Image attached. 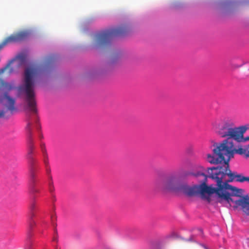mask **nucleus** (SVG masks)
<instances>
[{
	"instance_id": "obj_5",
	"label": "nucleus",
	"mask_w": 249,
	"mask_h": 249,
	"mask_svg": "<svg viewBox=\"0 0 249 249\" xmlns=\"http://www.w3.org/2000/svg\"><path fill=\"white\" fill-rule=\"evenodd\" d=\"M196 176L205 177L204 182L199 185L193 186H189L186 183H183L179 193H183L188 196H193L200 194L202 198L210 202L211 199L209 196L213 194L214 187L212 186H208L206 184L207 178H209V175L206 176L204 173H198Z\"/></svg>"
},
{
	"instance_id": "obj_10",
	"label": "nucleus",
	"mask_w": 249,
	"mask_h": 249,
	"mask_svg": "<svg viewBox=\"0 0 249 249\" xmlns=\"http://www.w3.org/2000/svg\"><path fill=\"white\" fill-rule=\"evenodd\" d=\"M28 35L29 33L27 31H20L10 35L5 38L3 41L0 43V50L7 44L19 42L25 40L28 37Z\"/></svg>"
},
{
	"instance_id": "obj_8",
	"label": "nucleus",
	"mask_w": 249,
	"mask_h": 249,
	"mask_svg": "<svg viewBox=\"0 0 249 249\" xmlns=\"http://www.w3.org/2000/svg\"><path fill=\"white\" fill-rule=\"evenodd\" d=\"M30 178V191L32 194L38 193L39 189L36 187L38 182L37 174L38 169V161L35 158L27 159Z\"/></svg>"
},
{
	"instance_id": "obj_14",
	"label": "nucleus",
	"mask_w": 249,
	"mask_h": 249,
	"mask_svg": "<svg viewBox=\"0 0 249 249\" xmlns=\"http://www.w3.org/2000/svg\"><path fill=\"white\" fill-rule=\"evenodd\" d=\"M17 59L19 60L21 62H23L26 59V56L23 54H20L18 55L16 57L9 61L5 67L0 69V74L3 73L8 68L10 67V65Z\"/></svg>"
},
{
	"instance_id": "obj_22",
	"label": "nucleus",
	"mask_w": 249,
	"mask_h": 249,
	"mask_svg": "<svg viewBox=\"0 0 249 249\" xmlns=\"http://www.w3.org/2000/svg\"><path fill=\"white\" fill-rule=\"evenodd\" d=\"M42 137H43L42 135L40 134V135H39V138H40V139H41V138H42Z\"/></svg>"
},
{
	"instance_id": "obj_6",
	"label": "nucleus",
	"mask_w": 249,
	"mask_h": 249,
	"mask_svg": "<svg viewBox=\"0 0 249 249\" xmlns=\"http://www.w3.org/2000/svg\"><path fill=\"white\" fill-rule=\"evenodd\" d=\"M216 183L217 188L214 187L213 194H216L219 200L218 202L222 203V199L226 200L228 203L233 202L235 203L236 201H233L230 197V194L227 192V190H231L232 192V196H240V194L242 193L243 190L238 189L235 187L232 186L228 184V181L227 180L213 179Z\"/></svg>"
},
{
	"instance_id": "obj_3",
	"label": "nucleus",
	"mask_w": 249,
	"mask_h": 249,
	"mask_svg": "<svg viewBox=\"0 0 249 249\" xmlns=\"http://www.w3.org/2000/svg\"><path fill=\"white\" fill-rule=\"evenodd\" d=\"M230 159L228 157H225L224 160L222 161L224 164L222 166L208 168V177L212 179L227 180L228 182L232 181L235 178L237 182H249V177L231 173L229 168V161Z\"/></svg>"
},
{
	"instance_id": "obj_7",
	"label": "nucleus",
	"mask_w": 249,
	"mask_h": 249,
	"mask_svg": "<svg viewBox=\"0 0 249 249\" xmlns=\"http://www.w3.org/2000/svg\"><path fill=\"white\" fill-rule=\"evenodd\" d=\"M183 183L177 177L170 176L162 183L157 182L156 187L158 189L163 192L179 193L181 190Z\"/></svg>"
},
{
	"instance_id": "obj_15",
	"label": "nucleus",
	"mask_w": 249,
	"mask_h": 249,
	"mask_svg": "<svg viewBox=\"0 0 249 249\" xmlns=\"http://www.w3.org/2000/svg\"><path fill=\"white\" fill-rule=\"evenodd\" d=\"M236 153L240 155H244L246 157H249V144L246 145L238 146Z\"/></svg>"
},
{
	"instance_id": "obj_20",
	"label": "nucleus",
	"mask_w": 249,
	"mask_h": 249,
	"mask_svg": "<svg viewBox=\"0 0 249 249\" xmlns=\"http://www.w3.org/2000/svg\"><path fill=\"white\" fill-rule=\"evenodd\" d=\"M5 111L4 110H0V118H2L4 116Z\"/></svg>"
},
{
	"instance_id": "obj_18",
	"label": "nucleus",
	"mask_w": 249,
	"mask_h": 249,
	"mask_svg": "<svg viewBox=\"0 0 249 249\" xmlns=\"http://www.w3.org/2000/svg\"><path fill=\"white\" fill-rule=\"evenodd\" d=\"M34 217H32L31 216L29 217V227H28V236L29 237L31 236V232L33 228V227L36 225V222L33 219Z\"/></svg>"
},
{
	"instance_id": "obj_19",
	"label": "nucleus",
	"mask_w": 249,
	"mask_h": 249,
	"mask_svg": "<svg viewBox=\"0 0 249 249\" xmlns=\"http://www.w3.org/2000/svg\"><path fill=\"white\" fill-rule=\"evenodd\" d=\"M36 209V202L34 201L32 202L30 206V216H31L32 217H34L35 216V210Z\"/></svg>"
},
{
	"instance_id": "obj_17",
	"label": "nucleus",
	"mask_w": 249,
	"mask_h": 249,
	"mask_svg": "<svg viewBox=\"0 0 249 249\" xmlns=\"http://www.w3.org/2000/svg\"><path fill=\"white\" fill-rule=\"evenodd\" d=\"M40 148L43 153L44 163L45 164L47 165L48 163V155L45 147V144L41 143L40 144Z\"/></svg>"
},
{
	"instance_id": "obj_21",
	"label": "nucleus",
	"mask_w": 249,
	"mask_h": 249,
	"mask_svg": "<svg viewBox=\"0 0 249 249\" xmlns=\"http://www.w3.org/2000/svg\"><path fill=\"white\" fill-rule=\"evenodd\" d=\"M48 164L47 165L45 164L46 167V172L47 174H49L51 172V169L50 168L48 167Z\"/></svg>"
},
{
	"instance_id": "obj_1",
	"label": "nucleus",
	"mask_w": 249,
	"mask_h": 249,
	"mask_svg": "<svg viewBox=\"0 0 249 249\" xmlns=\"http://www.w3.org/2000/svg\"><path fill=\"white\" fill-rule=\"evenodd\" d=\"M214 131L222 138H227L223 142L216 145L213 150V155H207V160L212 164H219L224 160L225 157L229 159L233 157L237 148L235 142L249 140V137L244 138V133L248 127L246 126L236 127L233 121L226 117L216 119L212 123Z\"/></svg>"
},
{
	"instance_id": "obj_12",
	"label": "nucleus",
	"mask_w": 249,
	"mask_h": 249,
	"mask_svg": "<svg viewBox=\"0 0 249 249\" xmlns=\"http://www.w3.org/2000/svg\"><path fill=\"white\" fill-rule=\"evenodd\" d=\"M0 103L5 104L7 110L11 112L15 109V100L8 96L7 93H5L3 96H0Z\"/></svg>"
},
{
	"instance_id": "obj_4",
	"label": "nucleus",
	"mask_w": 249,
	"mask_h": 249,
	"mask_svg": "<svg viewBox=\"0 0 249 249\" xmlns=\"http://www.w3.org/2000/svg\"><path fill=\"white\" fill-rule=\"evenodd\" d=\"M129 31L130 28L127 26H121L99 32L94 36V46L96 48H107L110 46L114 37L124 36Z\"/></svg>"
},
{
	"instance_id": "obj_11",
	"label": "nucleus",
	"mask_w": 249,
	"mask_h": 249,
	"mask_svg": "<svg viewBox=\"0 0 249 249\" xmlns=\"http://www.w3.org/2000/svg\"><path fill=\"white\" fill-rule=\"evenodd\" d=\"M28 35L29 33L27 31H20L10 35L5 38L3 41L0 43V50L7 44L19 42L25 40L28 37Z\"/></svg>"
},
{
	"instance_id": "obj_2",
	"label": "nucleus",
	"mask_w": 249,
	"mask_h": 249,
	"mask_svg": "<svg viewBox=\"0 0 249 249\" xmlns=\"http://www.w3.org/2000/svg\"><path fill=\"white\" fill-rule=\"evenodd\" d=\"M54 60L53 56H49L46 58L42 66L39 67L31 65L24 70L22 84L19 87V91L24 96L28 107L33 113H37L35 89L36 77L40 73L50 71Z\"/></svg>"
},
{
	"instance_id": "obj_9",
	"label": "nucleus",
	"mask_w": 249,
	"mask_h": 249,
	"mask_svg": "<svg viewBox=\"0 0 249 249\" xmlns=\"http://www.w3.org/2000/svg\"><path fill=\"white\" fill-rule=\"evenodd\" d=\"M32 123L30 121V118L28 119V124L26 126V129L28 132L27 139V154L26 157L27 160L35 158V145L34 139L33 138L32 132Z\"/></svg>"
},
{
	"instance_id": "obj_16",
	"label": "nucleus",
	"mask_w": 249,
	"mask_h": 249,
	"mask_svg": "<svg viewBox=\"0 0 249 249\" xmlns=\"http://www.w3.org/2000/svg\"><path fill=\"white\" fill-rule=\"evenodd\" d=\"M14 88L12 84L6 83L1 79H0V90H10Z\"/></svg>"
},
{
	"instance_id": "obj_13",
	"label": "nucleus",
	"mask_w": 249,
	"mask_h": 249,
	"mask_svg": "<svg viewBox=\"0 0 249 249\" xmlns=\"http://www.w3.org/2000/svg\"><path fill=\"white\" fill-rule=\"evenodd\" d=\"M237 206H241L243 212L249 216V196H246L235 202Z\"/></svg>"
}]
</instances>
